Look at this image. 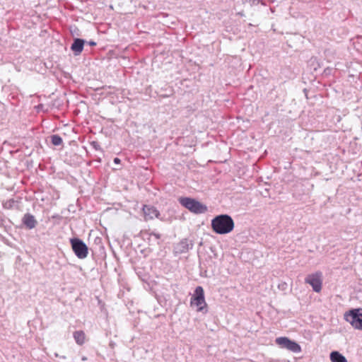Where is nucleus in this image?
Masks as SVG:
<instances>
[{"mask_svg": "<svg viewBox=\"0 0 362 362\" xmlns=\"http://www.w3.org/2000/svg\"><path fill=\"white\" fill-rule=\"evenodd\" d=\"M74 338L78 345H82L85 342V334L82 331H76L74 333Z\"/></svg>", "mask_w": 362, "mask_h": 362, "instance_id": "obj_14", "label": "nucleus"}, {"mask_svg": "<svg viewBox=\"0 0 362 362\" xmlns=\"http://www.w3.org/2000/svg\"><path fill=\"white\" fill-rule=\"evenodd\" d=\"M118 169H119V168H114V170H115V171H116V170H117Z\"/></svg>", "mask_w": 362, "mask_h": 362, "instance_id": "obj_22", "label": "nucleus"}, {"mask_svg": "<svg viewBox=\"0 0 362 362\" xmlns=\"http://www.w3.org/2000/svg\"><path fill=\"white\" fill-rule=\"evenodd\" d=\"M72 249L76 255L80 258H86L88 255V247L86 245L78 238H74L71 240Z\"/></svg>", "mask_w": 362, "mask_h": 362, "instance_id": "obj_5", "label": "nucleus"}, {"mask_svg": "<svg viewBox=\"0 0 362 362\" xmlns=\"http://www.w3.org/2000/svg\"><path fill=\"white\" fill-rule=\"evenodd\" d=\"M151 235H154L156 239H159L160 238V234L152 233Z\"/></svg>", "mask_w": 362, "mask_h": 362, "instance_id": "obj_17", "label": "nucleus"}, {"mask_svg": "<svg viewBox=\"0 0 362 362\" xmlns=\"http://www.w3.org/2000/svg\"><path fill=\"white\" fill-rule=\"evenodd\" d=\"M191 305H196L197 311L206 312V303L204 298V291L202 286H197L191 298Z\"/></svg>", "mask_w": 362, "mask_h": 362, "instance_id": "obj_3", "label": "nucleus"}, {"mask_svg": "<svg viewBox=\"0 0 362 362\" xmlns=\"http://www.w3.org/2000/svg\"><path fill=\"white\" fill-rule=\"evenodd\" d=\"M344 319L355 329L362 330V308L350 310L344 314Z\"/></svg>", "mask_w": 362, "mask_h": 362, "instance_id": "obj_4", "label": "nucleus"}, {"mask_svg": "<svg viewBox=\"0 0 362 362\" xmlns=\"http://www.w3.org/2000/svg\"><path fill=\"white\" fill-rule=\"evenodd\" d=\"M52 144L54 146H59L62 144V139L57 134L52 135L51 136Z\"/></svg>", "mask_w": 362, "mask_h": 362, "instance_id": "obj_15", "label": "nucleus"}, {"mask_svg": "<svg viewBox=\"0 0 362 362\" xmlns=\"http://www.w3.org/2000/svg\"><path fill=\"white\" fill-rule=\"evenodd\" d=\"M54 356H55L56 357H59V355L57 353H55V354H54Z\"/></svg>", "mask_w": 362, "mask_h": 362, "instance_id": "obj_20", "label": "nucleus"}, {"mask_svg": "<svg viewBox=\"0 0 362 362\" xmlns=\"http://www.w3.org/2000/svg\"><path fill=\"white\" fill-rule=\"evenodd\" d=\"M321 276V273L312 274L305 278V281L312 286L314 291L318 293L322 289Z\"/></svg>", "mask_w": 362, "mask_h": 362, "instance_id": "obj_7", "label": "nucleus"}, {"mask_svg": "<svg viewBox=\"0 0 362 362\" xmlns=\"http://www.w3.org/2000/svg\"><path fill=\"white\" fill-rule=\"evenodd\" d=\"M89 45L91 46H94L96 45V43L95 42L90 41V42H89Z\"/></svg>", "mask_w": 362, "mask_h": 362, "instance_id": "obj_19", "label": "nucleus"}, {"mask_svg": "<svg viewBox=\"0 0 362 362\" xmlns=\"http://www.w3.org/2000/svg\"><path fill=\"white\" fill-rule=\"evenodd\" d=\"M82 360H83V361H86V357H83V358H82Z\"/></svg>", "mask_w": 362, "mask_h": 362, "instance_id": "obj_21", "label": "nucleus"}, {"mask_svg": "<svg viewBox=\"0 0 362 362\" xmlns=\"http://www.w3.org/2000/svg\"><path fill=\"white\" fill-rule=\"evenodd\" d=\"M330 360L332 362H347L346 358L337 351L331 352Z\"/></svg>", "mask_w": 362, "mask_h": 362, "instance_id": "obj_13", "label": "nucleus"}, {"mask_svg": "<svg viewBox=\"0 0 362 362\" xmlns=\"http://www.w3.org/2000/svg\"><path fill=\"white\" fill-rule=\"evenodd\" d=\"M143 211L146 220L153 219L154 217L158 218L160 216L159 211L153 206H144Z\"/></svg>", "mask_w": 362, "mask_h": 362, "instance_id": "obj_10", "label": "nucleus"}, {"mask_svg": "<svg viewBox=\"0 0 362 362\" xmlns=\"http://www.w3.org/2000/svg\"><path fill=\"white\" fill-rule=\"evenodd\" d=\"M211 228L217 234H227L234 228V221L228 214L218 215L211 220Z\"/></svg>", "mask_w": 362, "mask_h": 362, "instance_id": "obj_1", "label": "nucleus"}, {"mask_svg": "<svg viewBox=\"0 0 362 362\" xmlns=\"http://www.w3.org/2000/svg\"><path fill=\"white\" fill-rule=\"evenodd\" d=\"M179 202L189 211L196 214H204L208 211L206 205L193 198L180 197Z\"/></svg>", "mask_w": 362, "mask_h": 362, "instance_id": "obj_2", "label": "nucleus"}, {"mask_svg": "<svg viewBox=\"0 0 362 362\" xmlns=\"http://www.w3.org/2000/svg\"><path fill=\"white\" fill-rule=\"evenodd\" d=\"M117 3V12L121 14H126L132 12L133 6L132 0H115Z\"/></svg>", "mask_w": 362, "mask_h": 362, "instance_id": "obj_8", "label": "nucleus"}, {"mask_svg": "<svg viewBox=\"0 0 362 362\" xmlns=\"http://www.w3.org/2000/svg\"><path fill=\"white\" fill-rule=\"evenodd\" d=\"M193 246L192 242L187 239L182 240L175 247L176 252L178 253L187 252Z\"/></svg>", "mask_w": 362, "mask_h": 362, "instance_id": "obj_9", "label": "nucleus"}, {"mask_svg": "<svg viewBox=\"0 0 362 362\" xmlns=\"http://www.w3.org/2000/svg\"><path fill=\"white\" fill-rule=\"evenodd\" d=\"M85 41L83 40L76 38L71 45V49L76 54H78L83 50Z\"/></svg>", "mask_w": 362, "mask_h": 362, "instance_id": "obj_12", "label": "nucleus"}, {"mask_svg": "<svg viewBox=\"0 0 362 362\" xmlns=\"http://www.w3.org/2000/svg\"><path fill=\"white\" fill-rule=\"evenodd\" d=\"M252 2V4H257L260 0H250Z\"/></svg>", "mask_w": 362, "mask_h": 362, "instance_id": "obj_18", "label": "nucleus"}, {"mask_svg": "<svg viewBox=\"0 0 362 362\" xmlns=\"http://www.w3.org/2000/svg\"><path fill=\"white\" fill-rule=\"evenodd\" d=\"M121 163V160L118 158H115V165H119Z\"/></svg>", "mask_w": 362, "mask_h": 362, "instance_id": "obj_16", "label": "nucleus"}, {"mask_svg": "<svg viewBox=\"0 0 362 362\" xmlns=\"http://www.w3.org/2000/svg\"><path fill=\"white\" fill-rule=\"evenodd\" d=\"M276 343L281 348L287 349L293 353H299L301 351L300 346L298 344L286 337L276 338Z\"/></svg>", "mask_w": 362, "mask_h": 362, "instance_id": "obj_6", "label": "nucleus"}, {"mask_svg": "<svg viewBox=\"0 0 362 362\" xmlns=\"http://www.w3.org/2000/svg\"><path fill=\"white\" fill-rule=\"evenodd\" d=\"M22 221L28 229L34 228L37 223L35 216L30 214H25L22 218Z\"/></svg>", "mask_w": 362, "mask_h": 362, "instance_id": "obj_11", "label": "nucleus"}]
</instances>
